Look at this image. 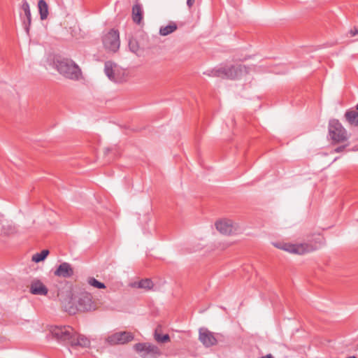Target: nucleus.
Here are the masks:
<instances>
[{"label":"nucleus","instance_id":"17","mask_svg":"<svg viewBox=\"0 0 358 358\" xmlns=\"http://www.w3.org/2000/svg\"><path fill=\"white\" fill-rule=\"evenodd\" d=\"M178 29V26L176 22H170L166 26H162L159 29V34L161 36H167Z\"/></svg>","mask_w":358,"mask_h":358},{"label":"nucleus","instance_id":"31","mask_svg":"<svg viewBox=\"0 0 358 358\" xmlns=\"http://www.w3.org/2000/svg\"><path fill=\"white\" fill-rule=\"evenodd\" d=\"M259 358H273V357L271 354H268V355H266V356H263Z\"/></svg>","mask_w":358,"mask_h":358},{"label":"nucleus","instance_id":"13","mask_svg":"<svg viewBox=\"0 0 358 358\" xmlns=\"http://www.w3.org/2000/svg\"><path fill=\"white\" fill-rule=\"evenodd\" d=\"M29 291L34 295L45 296L48 289L40 280L34 279L29 285Z\"/></svg>","mask_w":358,"mask_h":358},{"label":"nucleus","instance_id":"8","mask_svg":"<svg viewBox=\"0 0 358 358\" xmlns=\"http://www.w3.org/2000/svg\"><path fill=\"white\" fill-rule=\"evenodd\" d=\"M134 348L143 358H157L161 355L157 346L148 343H137Z\"/></svg>","mask_w":358,"mask_h":358},{"label":"nucleus","instance_id":"20","mask_svg":"<svg viewBox=\"0 0 358 358\" xmlns=\"http://www.w3.org/2000/svg\"><path fill=\"white\" fill-rule=\"evenodd\" d=\"M19 232L15 225L8 224L2 227V234L6 236H11L17 234Z\"/></svg>","mask_w":358,"mask_h":358},{"label":"nucleus","instance_id":"14","mask_svg":"<svg viewBox=\"0 0 358 358\" xmlns=\"http://www.w3.org/2000/svg\"><path fill=\"white\" fill-rule=\"evenodd\" d=\"M103 45H120V33L118 30L112 29L103 36Z\"/></svg>","mask_w":358,"mask_h":358},{"label":"nucleus","instance_id":"23","mask_svg":"<svg viewBox=\"0 0 358 358\" xmlns=\"http://www.w3.org/2000/svg\"><path fill=\"white\" fill-rule=\"evenodd\" d=\"M49 254V250H43L39 253H36L32 256V261L34 262H40L43 261Z\"/></svg>","mask_w":358,"mask_h":358},{"label":"nucleus","instance_id":"11","mask_svg":"<svg viewBox=\"0 0 358 358\" xmlns=\"http://www.w3.org/2000/svg\"><path fill=\"white\" fill-rule=\"evenodd\" d=\"M199 339L206 348L213 346L217 343L213 334L206 328H201L199 329Z\"/></svg>","mask_w":358,"mask_h":358},{"label":"nucleus","instance_id":"33","mask_svg":"<svg viewBox=\"0 0 358 358\" xmlns=\"http://www.w3.org/2000/svg\"><path fill=\"white\" fill-rule=\"evenodd\" d=\"M356 110H358V103L356 106Z\"/></svg>","mask_w":358,"mask_h":358},{"label":"nucleus","instance_id":"19","mask_svg":"<svg viewBox=\"0 0 358 358\" xmlns=\"http://www.w3.org/2000/svg\"><path fill=\"white\" fill-rule=\"evenodd\" d=\"M38 7L41 19L45 20L48 15V6L45 0H39L38 2Z\"/></svg>","mask_w":358,"mask_h":358},{"label":"nucleus","instance_id":"15","mask_svg":"<svg viewBox=\"0 0 358 358\" xmlns=\"http://www.w3.org/2000/svg\"><path fill=\"white\" fill-rule=\"evenodd\" d=\"M22 9L23 10V11L24 13V17H22V18L23 20V24H24L26 31L28 33L29 27L31 24V16L29 5L26 0L23 1Z\"/></svg>","mask_w":358,"mask_h":358},{"label":"nucleus","instance_id":"1","mask_svg":"<svg viewBox=\"0 0 358 358\" xmlns=\"http://www.w3.org/2000/svg\"><path fill=\"white\" fill-rule=\"evenodd\" d=\"M57 296L63 309L71 315L77 312H89L96 310V305L92 296L84 289L73 294L70 289H59Z\"/></svg>","mask_w":358,"mask_h":358},{"label":"nucleus","instance_id":"26","mask_svg":"<svg viewBox=\"0 0 358 358\" xmlns=\"http://www.w3.org/2000/svg\"><path fill=\"white\" fill-rule=\"evenodd\" d=\"M87 282L90 285L98 289H103L106 287L105 285L103 282L98 281L94 278H89L87 279Z\"/></svg>","mask_w":358,"mask_h":358},{"label":"nucleus","instance_id":"6","mask_svg":"<svg viewBox=\"0 0 358 358\" xmlns=\"http://www.w3.org/2000/svg\"><path fill=\"white\" fill-rule=\"evenodd\" d=\"M215 227L220 233L228 236L239 234L242 230L238 223L227 218L217 220Z\"/></svg>","mask_w":358,"mask_h":358},{"label":"nucleus","instance_id":"32","mask_svg":"<svg viewBox=\"0 0 358 358\" xmlns=\"http://www.w3.org/2000/svg\"><path fill=\"white\" fill-rule=\"evenodd\" d=\"M108 152H110V149H109V148H106V149L105 150V153L106 154V153H108Z\"/></svg>","mask_w":358,"mask_h":358},{"label":"nucleus","instance_id":"27","mask_svg":"<svg viewBox=\"0 0 358 358\" xmlns=\"http://www.w3.org/2000/svg\"><path fill=\"white\" fill-rule=\"evenodd\" d=\"M348 34L350 37H353L358 34V26H355L352 29H351L349 31Z\"/></svg>","mask_w":358,"mask_h":358},{"label":"nucleus","instance_id":"22","mask_svg":"<svg viewBox=\"0 0 358 358\" xmlns=\"http://www.w3.org/2000/svg\"><path fill=\"white\" fill-rule=\"evenodd\" d=\"M154 338L155 341L159 343H165L170 341V337L168 334L162 335L159 332V328L155 329Z\"/></svg>","mask_w":358,"mask_h":358},{"label":"nucleus","instance_id":"12","mask_svg":"<svg viewBox=\"0 0 358 358\" xmlns=\"http://www.w3.org/2000/svg\"><path fill=\"white\" fill-rule=\"evenodd\" d=\"M74 271L72 266L67 262H63L58 266L57 269L55 271V275L64 278H69L73 275Z\"/></svg>","mask_w":358,"mask_h":358},{"label":"nucleus","instance_id":"7","mask_svg":"<svg viewBox=\"0 0 358 358\" xmlns=\"http://www.w3.org/2000/svg\"><path fill=\"white\" fill-rule=\"evenodd\" d=\"M329 134L334 143L343 142L348 139L347 131L337 120L329 121Z\"/></svg>","mask_w":358,"mask_h":358},{"label":"nucleus","instance_id":"2","mask_svg":"<svg viewBox=\"0 0 358 358\" xmlns=\"http://www.w3.org/2000/svg\"><path fill=\"white\" fill-rule=\"evenodd\" d=\"M42 65L46 69L56 70L61 76L71 80L77 81L83 77L80 66L63 54L47 52L42 60Z\"/></svg>","mask_w":358,"mask_h":358},{"label":"nucleus","instance_id":"29","mask_svg":"<svg viewBox=\"0 0 358 358\" xmlns=\"http://www.w3.org/2000/svg\"><path fill=\"white\" fill-rule=\"evenodd\" d=\"M345 148V145L339 146L334 150V152H341Z\"/></svg>","mask_w":358,"mask_h":358},{"label":"nucleus","instance_id":"25","mask_svg":"<svg viewBox=\"0 0 358 358\" xmlns=\"http://www.w3.org/2000/svg\"><path fill=\"white\" fill-rule=\"evenodd\" d=\"M203 74L211 77L222 78V67L207 70L203 72Z\"/></svg>","mask_w":358,"mask_h":358},{"label":"nucleus","instance_id":"4","mask_svg":"<svg viewBox=\"0 0 358 358\" xmlns=\"http://www.w3.org/2000/svg\"><path fill=\"white\" fill-rule=\"evenodd\" d=\"M325 243L324 238L317 236L308 243L300 244L276 243L275 246L290 253L303 255L311 252L322 248Z\"/></svg>","mask_w":358,"mask_h":358},{"label":"nucleus","instance_id":"3","mask_svg":"<svg viewBox=\"0 0 358 358\" xmlns=\"http://www.w3.org/2000/svg\"><path fill=\"white\" fill-rule=\"evenodd\" d=\"M50 333L58 342L72 347L87 348L90 345V341L85 336L78 334L70 326L50 327Z\"/></svg>","mask_w":358,"mask_h":358},{"label":"nucleus","instance_id":"30","mask_svg":"<svg viewBox=\"0 0 358 358\" xmlns=\"http://www.w3.org/2000/svg\"><path fill=\"white\" fill-rule=\"evenodd\" d=\"M195 2V0H187V5L189 8H191Z\"/></svg>","mask_w":358,"mask_h":358},{"label":"nucleus","instance_id":"21","mask_svg":"<svg viewBox=\"0 0 358 358\" xmlns=\"http://www.w3.org/2000/svg\"><path fill=\"white\" fill-rule=\"evenodd\" d=\"M134 55L138 57L144 56L146 53V50L144 46H125Z\"/></svg>","mask_w":358,"mask_h":358},{"label":"nucleus","instance_id":"10","mask_svg":"<svg viewBox=\"0 0 358 358\" xmlns=\"http://www.w3.org/2000/svg\"><path fill=\"white\" fill-rule=\"evenodd\" d=\"M133 338L134 336L131 333L127 331H120L108 336L106 338V342L110 345H123L132 341Z\"/></svg>","mask_w":358,"mask_h":358},{"label":"nucleus","instance_id":"24","mask_svg":"<svg viewBox=\"0 0 358 358\" xmlns=\"http://www.w3.org/2000/svg\"><path fill=\"white\" fill-rule=\"evenodd\" d=\"M153 286H154V284H153L152 281L149 278H146V279L141 280L138 282V287L139 288L145 289L147 290L152 289L153 288Z\"/></svg>","mask_w":358,"mask_h":358},{"label":"nucleus","instance_id":"18","mask_svg":"<svg viewBox=\"0 0 358 358\" xmlns=\"http://www.w3.org/2000/svg\"><path fill=\"white\" fill-rule=\"evenodd\" d=\"M345 117L350 124L358 126V111L357 110L347 111Z\"/></svg>","mask_w":358,"mask_h":358},{"label":"nucleus","instance_id":"9","mask_svg":"<svg viewBox=\"0 0 358 358\" xmlns=\"http://www.w3.org/2000/svg\"><path fill=\"white\" fill-rule=\"evenodd\" d=\"M223 78L236 79L243 77L248 73L245 66L241 64L222 66Z\"/></svg>","mask_w":358,"mask_h":358},{"label":"nucleus","instance_id":"16","mask_svg":"<svg viewBox=\"0 0 358 358\" xmlns=\"http://www.w3.org/2000/svg\"><path fill=\"white\" fill-rule=\"evenodd\" d=\"M143 17V10L142 5L136 0V3L132 7V20L134 22L140 24Z\"/></svg>","mask_w":358,"mask_h":358},{"label":"nucleus","instance_id":"28","mask_svg":"<svg viewBox=\"0 0 358 358\" xmlns=\"http://www.w3.org/2000/svg\"><path fill=\"white\" fill-rule=\"evenodd\" d=\"M106 47L108 48V50L109 51H110V52H112L113 53L116 52L118 50L119 48H120V46H116V45H114V46H106Z\"/></svg>","mask_w":358,"mask_h":358},{"label":"nucleus","instance_id":"5","mask_svg":"<svg viewBox=\"0 0 358 358\" xmlns=\"http://www.w3.org/2000/svg\"><path fill=\"white\" fill-rule=\"evenodd\" d=\"M104 72L108 78L115 83L124 82L127 76L125 69L111 61L105 63Z\"/></svg>","mask_w":358,"mask_h":358}]
</instances>
